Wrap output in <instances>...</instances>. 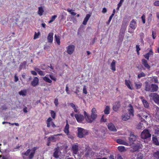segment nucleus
<instances>
[{"mask_svg": "<svg viewBox=\"0 0 159 159\" xmlns=\"http://www.w3.org/2000/svg\"><path fill=\"white\" fill-rule=\"evenodd\" d=\"M75 46L74 45H69L67 47H66L67 52L70 55H71L75 49Z\"/></svg>", "mask_w": 159, "mask_h": 159, "instance_id": "nucleus-10", "label": "nucleus"}, {"mask_svg": "<svg viewBox=\"0 0 159 159\" xmlns=\"http://www.w3.org/2000/svg\"><path fill=\"white\" fill-rule=\"evenodd\" d=\"M69 125L68 122V121H66V125L65 126V127L64 129V133L67 135H68L69 133Z\"/></svg>", "mask_w": 159, "mask_h": 159, "instance_id": "nucleus-20", "label": "nucleus"}, {"mask_svg": "<svg viewBox=\"0 0 159 159\" xmlns=\"http://www.w3.org/2000/svg\"><path fill=\"white\" fill-rule=\"evenodd\" d=\"M118 149L120 152H123L125 150V147L123 146H120L118 147Z\"/></svg>", "mask_w": 159, "mask_h": 159, "instance_id": "nucleus-41", "label": "nucleus"}, {"mask_svg": "<svg viewBox=\"0 0 159 159\" xmlns=\"http://www.w3.org/2000/svg\"><path fill=\"white\" fill-rule=\"evenodd\" d=\"M52 119L49 117L48 118L47 121V127H49L50 126V122H52Z\"/></svg>", "mask_w": 159, "mask_h": 159, "instance_id": "nucleus-38", "label": "nucleus"}, {"mask_svg": "<svg viewBox=\"0 0 159 159\" xmlns=\"http://www.w3.org/2000/svg\"><path fill=\"white\" fill-rule=\"evenodd\" d=\"M141 62L142 64L146 68L148 69H150V66L148 64V62L146 60L143 59L142 60Z\"/></svg>", "mask_w": 159, "mask_h": 159, "instance_id": "nucleus-18", "label": "nucleus"}, {"mask_svg": "<svg viewBox=\"0 0 159 159\" xmlns=\"http://www.w3.org/2000/svg\"><path fill=\"white\" fill-rule=\"evenodd\" d=\"M55 40L56 41L57 44L59 45H60V38L59 35H57L55 34Z\"/></svg>", "mask_w": 159, "mask_h": 159, "instance_id": "nucleus-33", "label": "nucleus"}, {"mask_svg": "<svg viewBox=\"0 0 159 159\" xmlns=\"http://www.w3.org/2000/svg\"><path fill=\"white\" fill-rule=\"evenodd\" d=\"M146 76L145 74L143 72H141L138 75V78L140 79L141 77H145Z\"/></svg>", "mask_w": 159, "mask_h": 159, "instance_id": "nucleus-39", "label": "nucleus"}, {"mask_svg": "<svg viewBox=\"0 0 159 159\" xmlns=\"http://www.w3.org/2000/svg\"><path fill=\"white\" fill-rule=\"evenodd\" d=\"M149 96L152 98L154 102L157 104H159V95L157 93H151Z\"/></svg>", "mask_w": 159, "mask_h": 159, "instance_id": "nucleus-6", "label": "nucleus"}, {"mask_svg": "<svg viewBox=\"0 0 159 159\" xmlns=\"http://www.w3.org/2000/svg\"><path fill=\"white\" fill-rule=\"evenodd\" d=\"M53 33L52 32L50 33L47 37V40L48 43H52L53 41Z\"/></svg>", "mask_w": 159, "mask_h": 159, "instance_id": "nucleus-17", "label": "nucleus"}, {"mask_svg": "<svg viewBox=\"0 0 159 159\" xmlns=\"http://www.w3.org/2000/svg\"><path fill=\"white\" fill-rule=\"evenodd\" d=\"M152 157L154 159H159V150L153 152Z\"/></svg>", "mask_w": 159, "mask_h": 159, "instance_id": "nucleus-21", "label": "nucleus"}, {"mask_svg": "<svg viewBox=\"0 0 159 159\" xmlns=\"http://www.w3.org/2000/svg\"><path fill=\"white\" fill-rule=\"evenodd\" d=\"M18 78L17 76L16 75H14V81L15 82H17L18 80Z\"/></svg>", "mask_w": 159, "mask_h": 159, "instance_id": "nucleus-58", "label": "nucleus"}, {"mask_svg": "<svg viewBox=\"0 0 159 159\" xmlns=\"http://www.w3.org/2000/svg\"><path fill=\"white\" fill-rule=\"evenodd\" d=\"M54 103L55 104V105L57 107V106L58 104V99L57 98H56L54 100Z\"/></svg>", "mask_w": 159, "mask_h": 159, "instance_id": "nucleus-50", "label": "nucleus"}, {"mask_svg": "<svg viewBox=\"0 0 159 159\" xmlns=\"http://www.w3.org/2000/svg\"><path fill=\"white\" fill-rule=\"evenodd\" d=\"M74 116L77 121L79 123L82 122L84 119V116L80 114H75Z\"/></svg>", "mask_w": 159, "mask_h": 159, "instance_id": "nucleus-9", "label": "nucleus"}, {"mask_svg": "<svg viewBox=\"0 0 159 159\" xmlns=\"http://www.w3.org/2000/svg\"><path fill=\"white\" fill-rule=\"evenodd\" d=\"M78 131L77 136L78 137L80 138L84 137V136L88 135L89 134L88 130L81 128H78Z\"/></svg>", "mask_w": 159, "mask_h": 159, "instance_id": "nucleus-4", "label": "nucleus"}, {"mask_svg": "<svg viewBox=\"0 0 159 159\" xmlns=\"http://www.w3.org/2000/svg\"><path fill=\"white\" fill-rule=\"evenodd\" d=\"M107 9L106 8L104 7L102 9V12L103 13H105L107 12Z\"/></svg>", "mask_w": 159, "mask_h": 159, "instance_id": "nucleus-64", "label": "nucleus"}, {"mask_svg": "<svg viewBox=\"0 0 159 159\" xmlns=\"http://www.w3.org/2000/svg\"><path fill=\"white\" fill-rule=\"evenodd\" d=\"M104 115H103L101 119V122H106L107 121V119H104Z\"/></svg>", "mask_w": 159, "mask_h": 159, "instance_id": "nucleus-56", "label": "nucleus"}, {"mask_svg": "<svg viewBox=\"0 0 159 159\" xmlns=\"http://www.w3.org/2000/svg\"><path fill=\"white\" fill-rule=\"evenodd\" d=\"M139 36L140 37V39L142 40H143V38L144 37V34L143 33H141L139 34Z\"/></svg>", "mask_w": 159, "mask_h": 159, "instance_id": "nucleus-51", "label": "nucleus"}, {"mask_svg": "<svg viewBox=\"0 0 159 159\" xmlns=\"http://www.w3.org/2000/svg\"><path fill=\"white\" fill-rule=\"evenodd\" d=\"M91 16L89 14H87L85 17L84 21L83 22V24L84 25H86L87 24V23L88 21L89 18H90Z\"/></svg>", "mask_w": 159, "mask_h": 159, "instance_id": "nucleus-24", "label": "nucleus"}, {"mask_svg": "<svg viewBox=\"0 0 159 159\" xmlns=\"http://www.w3.org/2000/svg\"><path fill=\"white\" fill-rule=\"evenodd\" d=\"M141 125H143V124L141 123L139 124L137 126V128L139 129H141L143 128V127L141 126Z\"/></svg>", "mask_w": 159, "mask_h": 159, "instance_id": "nucleus-60", "label": "nucleus"}, {"mask_svg": "<svg viewBox=\"0 0 159 159\" xmlns=\"http://www.w3.org/2000/svg\"><path fill=\"white\" fill-rule=\"evenodd\" d=\"M49 77L51 79V80L54 81H56L57 80L56 78L52 75H49Z\"/></svg>", "mask_w": 159, "mask_h": 159, "instance_id": "nucleus-48", "label": "nucleus"}, {"mask_svg": "<svg viewBox=\"0 0 159 159\" xmlns=\"http://www.w3.org/2000/svg\"><path fill=\"white\" fill-rule=\"evenodd\" d=\"M145 90L146 91L151 92H157L158 89V87L157 84H149L148 82H145Z\"/></svg>", "mask_w": 159, "mask_h": 159, "instance_id": "nucleus-2", "label": "nucleus"}, {"mask_svg": "<svg viewBox=\"0 0 159 159\" xmlns=\"http://www.w3.org/2000/svg\"><path fill=\"white\" fill-rule=\"evenodd\" d=\"M69 105L73 108H74L75 107V105L72 103H70Z\"/></svg>", "mask_w": 159, "mask_h": 159, "instance_id": "nucleus-63", "label": "nucleus"}, {"mask_svg": "<svg viewBox=\"0 0 159 159\" xmlns=\"http://www.w3.org/2000/svg\"><path fill=\"white\" fill-rule=\"evenodd\" d=\"M126 28V26L125 24H123L121 25V30L122 31V29H123L124 30V32H125V30Z\"/></svg>", "mask_w": 159, "mask_h": 159, "instance_id": "nucleus-49", "label": "nucleus"}, {"mask_svg": "<svg viewBox=\"0 0 159 159\" xmlns=\"http://www.w3.org/2000/svg\"><path fill=\"white\" fill-rule=\"evenodd\" d=\"M107 127L108 129L111 131L116 132L117 129L114 125L112 123H108Z\"/></svg>", "mask_w": 159, "mask_h": 159, "instance_id": "nucleus-13", "label": "nucleus"}, {"mask_svg": "<svg viewBox=\"0 0 159 159\" xmlns=\"http://www.w3.org/2000/svg\"><path fill=\"white\" fill-rule=\"evenodd\" d=\"M152 14L151 13L148 15V17L147 18V21L148 23H150L152 20Z\"/></svg>", "mask_w": 159, "mask_h": 159, "instance_id": "nucleus-36", "label": "nucleus"}, {"mask_svg": "<svg viewBox=\"0 0 159 159\" xmlns=\"http://www.w3.org/2000/svg\"><path fill=\"white\" fill-rule=\"evenodd\" d=\"M51 115L53 119H55L56 117V113L53 110H51L50 111Z\"/></svg>", "mask_w": 159, "mask_h": 159, "instance_id": "nucleus-40", "label": "nucleus"}, {"mask_svg": "<svg viewBox=\"0 0 159 159\" xmlns=\"http://www.w3.org/2000/svg\"><path fill=\"white\" fill-rule=\"evenodd\" d=\"M116 61L113 60L111 64V69L113 71H115L116 69Z\"/></svg>", "mask_w": 159, "mask_h": 159, "instance_id": "nucleus-25", "label": "nucleus"}, {"mask_svg": "<svg viewBox=\"0 0 159 159\" xmlns=\"http://www.w3.org/2000/svg\"><path fill=\"white\" fill-rule=\"evenodd\" d=\"M156 116L159 120V108L157 107L156 111Z\"/></svg>", "mask_w": 159, "mask_h": 159, "instance_id": "nucleus-43", "label": "nucleus"}, {"mask_svg": "<svg viewBox=\"0 0 159 159\" xmlns=\"http://www.w3.org/2000/svg\"><path fill=\"white\" fill-rule=\"evenodd\" d=\"M31 73L32 74L34 75H37V73L34 70H32L31 71Z\"/></svg>", "mask_w": 159, "mask_h": 159, "instance_id": "nucleus-62", "label": "nucleus"}, {"mask_svg": "<svg viewBox=\"0 0 159 159\" xmlns=\"http://www.w3.org/2000/svg\"><path fill=\"white\" fill-rule=\"evenodd\" d=\"M39 84V79L37 77H35L31 83V85L34 87H36Z\"/></svg>", "mask_w": 159, "mask_h": 159, "instance_id": "nucleus-12", "label": "nucleus"}, {"mask_svg": "<svg viewBox=\"0 0 159 159\" xmlns=\"http://www.w3.org/2000/svg\"><path fill=\"white\" fill-rule=\"evenodd\" d=\"M43 80L46 82L51 83L52 82V81L49 78L46 77L44 76L43 78Z\"/></svg>", "mask_w": 159, "mask_h": 159, "instance_id": "nucleus-37", "label": "nucleus"}, {"mask_svg": "<svg viewBox=\"0 0 159 159\" xmlns=\"http://www.w3.org/2000/svg\"><path fill=\"white\" fill-rule=\"evenodd\" d=\"M154 6H159V1H156L153 3Z\"/></svg>", "mask_w": 159, "mask_h": 159, "instance_id": "nucleus-55", "label": "nucleus"}, {"mask_svg": "<svg viewBox=\"0 0 159 159\" xmlns=\"http://www.w3.org/2000/svg\"><path fill=\"white\" fill-rule=\"evenodd\" d=\"M71 149L73 154H77L79 150L78 144L76 143L75 144L73 145Z\"/></svg>", "mask_w": 159, "mask_h": 159, "instance_id": "nucleus-11", "label": "nucleus"}, {"mask_svg": "<svg viewBox=\"0 0 159 159\" xmlns=\"http://www.w3.org/2000/svg\"><path fill=\"white\" fill-rule=\"evenodd\" d=\"M139 98L141 99L144 107L146 108L149 107V104L147 101L144 98L143 96L139 97Z\"/></svg>", "mask_w": 159, "mask_h": 159, "instance_id": "nucleus-16", "label": "nucleus"}, {"mask_svg": "<svg viewBox=\"0 0 159 159\" xmlns=\"http://www.w3.org/2000/svg\"><path fill=\"white\" fill-rule=\"evenodd\" d=\"M145 18L146 16L144 14H143L141 17L143 23L144 24L145 23Z\"/></svg>", "mask_w": 159, "mask_h": 159, "instance_id": "nucleus-44", "label": "nucleus"}, {"mask_svg": "<svg viewBox=\"0 0 159 159\" xmlns=\"http://www.w3.org/2000/svg\"><path fill=\"white\" fill-rule=\"evenodd\" d=\"M110 107L109 106H106L104 110V113L106 115H108L110 113Z\"/></svg>", "mask_w": 159, "mask_h": 159, "instance_id": "nucleus-28", "label": "nucleus"}, {"mask_svg": "<svg viewBox=\"0 0 159 159\" xmlns=\"http://www.w3.org/2000/svg\"><path fill=\"white\" fill-rule=\"evenodd\" d=\"M44 12V10L42 7H40L38 8V13L40 16H41L43 15V13Z\"/></svg>", "mask_w": 159, "mask_h": 159, "instance_id": "nucleus-31", "label": "nucleus"}, {"mask_svg": "<svg viewBox=\"0 0 159 159\" xmlns=\"http://www.w3.org/2000/svg\"><path fill=\"white\" fill-rule=\"evenodd\" d=\"M137 26V23L135 20L133 19L130 21L129 26L133 30H134L136 28Z\"/></svg>", "mask_w": 159, "mask_h": 159, "instance_id": "nucleus-15", "label": "nucleus"}, {"mask_svg": "<svg viewBox=\"0 0 159 159\" xmlns=\"http://www.w3.org/2000/svg\"><path fill=\"white\" fill-rule=\"evenodd\" d=\"M141 136L142 139H146L148 138H150L151 135L149 132L148 130L145 129L141 133Z\"/></svg>", "mask_w": 159, "mask_h": 159, "instance_id": "nucleus-5", "label": "nucleus"}, {"mask_svg": "<svg viewBox=\"0 0 159 159\" xmlns=\"http://www.w3.org/2000/svg\"><path fill=\"white\" fill-rule=\"evenodd\" d=\"M40 34L39 32L38 33L35 32L34 36V39H37L38 38L39 36L40 35Z\"/></svg>", "mask_w": 159, "mask_h": 159, "instance_id": "nucleus-46", "label": "nucleus"}, {"mask_svg": "<svg viewBox=\"0 0 159 159\" xmlns=\"http://www.w3.org/2000/svg\"><path fill=\"white\" fill-rule=\"evenodd\" d=\"M57 17L56 15H54L51 17V19L53 21Z\"/></svg>", "mask_w": 159, "mask_h": 159, "instance_id": "nucleus-61", "label": "nucleus"}, {"mask_svg": "<svg viewBox=\"0 0 159 159\" xmlns=\"http://www.w3.org/2000/svg\"><path fill=\"white\" fill-rule=\"evenodd\" d=\"M128 107H129L130 108H129L128 109V111L129 112L128 114H129L130 115H131L133 116H134V110L133 106L131 104H129Z\"/></svg>", "mask_w": 159, "mask_h": 159, "instance_id": "nucleus-19", "label": "nucleus"}, {"mask_svg": "<svg viewBox=\"0 0 159 159\" xmlns=\"http://www.w3.org/2000/svg\"><path fill=\"white\" fill-rule=\"evenodd\" d=\"M143 157V155L141 153H139L137 157V159H142Z\"/></svg>", "mask_w": 159, "mask_h": 159, "instance_id": "nucleus-45", "label": "nucleus"}, {"mask_svg": "<svg viewBox=\"0 0 159 159\" xmlns=\"http://www.w3.org/2000/svg\"><path fill=\"white\" fill-rule=\"evenodd\" d=\"M38 73L41 76H43L45 74L44 72L41 70L39 71Z\"/></svg>", "mask_w": 159, "mask_h": 159, "instance_id": "nucleus-52", "label": "nucleus"}, {"mask_svg": "<svg viewBox=\"0 0 159 159\" xmlns=\"http://www.w3.org/2000/svg\"><path fill=\"white\" fill-rule=\"evenodd\" d=\"M131 84V82L129 80H125V84L126 86L127 87L131 90H132L133 89L130 86V84Z\"/></svg>", "mask_w": 159, "mask_h": 159, "instance_id": "nucleus-30", "label": "nucleus"}, {"mask_svg": "<svg viewBox=\"0 0 159 159\" xmlns=\"http://www.w3.org/2000/svg\"><path fill=\"white\" fill-rule=\"evenodd\" d=\"M83 93L85 94H87V89L85 86H84L83 89Z\"/></svg>", "mask_w": 159, "mask_h": 159, "instance_id": "nucleus-54", "label": "nucleus"}, {"mask_svg": "<svg viewBox=\"0 0 159 159\" xmlns=\"http://www.w3.org/2000/svg\"><path fill=\"white\" fill-rule=\"evenodd\" d=\"M144 57L147 60H149V55L147 53H146L144 55H143Z\"/></svg>", "mask_w": 159, "mask_h": 159, "instance_id": "nucleus-59", "label": "nucleus"}, {"mask_svg": "<svg viewBox=\"0 0 159 159\" xmlns=\"http://www.w3.org/2000/svg\"><path fill=\"white\" fill-rule=\"evenodd\" d=\"M152 35L153 39H155L156 37V33L153 31H152Z\"/></svg>", "mask_w": 159, "mask_h": 159, "instance_id": "nucleus-53", "label": "nucleus"}, {"mask_svg": "<svg viewBox=\"0 0 159 159\" xmlns=\"http://www.w3.org/2000/svg\"><path fill=\"white\" fill-rule=\"evenodd\" d=\"M38 147H35L31 149H29L25 152L21 153L23 159H32L34 157L36 150L38 149Z\"/></svg>", "mask_w": 159, "mask_h": 159, "instance_id": "nucleus-1", "label": "nucleus"}, {"mask_svg": "<svg viewBox=\"0 0 159 159\" xmlns=\"http://www.w3.org/2000/svg\"><path fill=\"white\" fill-rule=\"evenodd\" d=\"M135 86L136 88L137 89H140L142 86V84L141 83H139V84H137L136 83H135Z\"/></svg>", "mask_w": 159, "mask_h": 159, "instance_id": "nucleus-42", "label": "nucleus"}, {"mask_svg": "<svg viewBox=\"0 0 159 159\" xmlns=\"http://www.w3.org/2000/svg\"><path fill=\"white\" fill-rule=\"evenodd\" d=\"M60 135H61V134H57L56 135H54L53 136H51L50 137H48V141H49L51 142L52 141L55 142V141L56 140H55V138L54 137V136H56Z\"/></svg>", "mask_w": 159, "mask_h": 159, "instance_id": "nucleus-26", "label": "nucleus"}, {"mask_svg": "<svg viewBox=\"0 0 159 159\" xmlns=\"http://www.w3.org/2000/svg\"><path fill=\"white\" fill-rule=\"evenodd\" d=\"M26 63H27L26 61H24L23 62L21 63L19 66L20 70H21L24 66H25Z\"/></svg>", "mask_w": 159, "mask_h": 159, "instance_id": "nucleus-35", "label": "nucleus"}, {"mask_svg": "<svg viewBox=\"0 0 159 159\" xmlns=\"http://www.w3.org/2000/svg\"><path fill=\"white\" fill-rule=\"evenodd\" d=\"M19 94L23 96H25L27 94V90L26 89L21 90L19 92Z\"/></svg>", "mask_w": 159, "mask_h": 159, "instance_id": "nucleus-27", "label": "nucleus"}, {"mask_svg": "<svg viewBox=\"0 0 159 159\" xmlns=\"http://www.w3.org/2000/svg\"><path fill=\"white\" fill-rule=\"evenodd\" d=\"M153 143L156 145L159 146V143L157 139L155 137H153L152 138Z\"/></svg>", "mask_w": 159, "mask_h": 159, "instance_id": "nucleus-32", "label": "nucleus"}, {"mask_svg": "<svg viewBox=\"0 0 159 159\" xmlns=\"http://www.w3.org/2000/svg\"><path fill=\"white\" fill-rule=\"evenodd\" d=\"M130 115L127 113L125 115L122 116V119L124 121H127L129 119Z\"/></svg>", "mask_w": 159, "mask_h": 159, "instance_id": "nucleus-23", "label": "nucleus"}, {"mask_svg": "<svg viewBox=\"0 0 159 159\" xmlns=\"http://www.w3.org/2000/svg\"><path fill=\"white\" fill-rule=\"evenodd\" d=\"M147 53L148 54V55H149V57L151 56H152L153 55V52L152 51V49H150L149 52Z\"/></svg>", "mask_w": 159, "mask_h": 159, "instance_id": "nucleus-47", "label": "nucleus"}, {"mask_svg": "<svg viewBox=\"0 0 159 159\" xmlns=\"http://www.w3.org/2000/svg\"><path fill=\"white\" fill-rule=\"evenodd\" d=\"M121 106L120 103L119 101L115 102L113 104L112 109L115 112L118 111Z\"/></svg>", "mask_w": 159, "mask_h": 159, "instance_id": "nucleus-7", "label": "nucleus"}, {"mask_svg": "<svg viewBox=\"0 0 159 159\" xmlns=\"http://www.w3.org/2000/svg\"><path fill=\"white\" fill-rule=\"evenodd\" d=\"M116 142L120 144H123L126 146L129 145L128 143L120 139H117L116 140Z\"/></svg>", "mask_w": 159, "mask_h": 159, "instance_id": "nucleus-22", "label": "nucleus"}, {"mask_svg": "<svg viewBox=\"0 0 159 159\" xmlns=\"http://www.w3.org/2000/svg\"><path fill=\"white\" fill-rule=\"evenodd\" d=\"M151 78L152 79L151 80L152 82H154L156 84L159 83V81L158 77H157L156 76H152V77Z\"/></svg>", "mask_w": 159, "mask_h": 159, "instance_id": "nucleus-29", "label": "nucleus"}, {"mask_svg": "<svg viewBox=\"0 0 159 159\" xmlns=\"http://www.w3.org/2000/svg\"><path fill=\"white\" fill-rule=\"evenodd\" d=\"M136 139L137 136L134 134L133 132H131L130 133V136L129 138V143L131 145L134 144Z\"/></svg>", "mask_w": 159, "mask_h": 159, "instance_id": "nucleus-8", "label": "nucleus"}, {"mask_svg": "<svg viewBox=\"0 0 159 159\" xmlns=\"http://www.w3.org/2000/svg\"><path fill=\"white\" fill-rule=\"evenodd\" d=\"M140 148V147L139 145L138 144V145H135L133 147V148L132 151L133 152H134L139 151Z\"/></svg>", "mask_w": 159, "mask_h": 159, "instance_id": "nucleus-34", "label": "nucleus"}, {"mask_svg": "<svg viewBox=\"0 0 159 159\" xmlns=\"http://www.w3.org/2000/svg\"><path fill=\"white\" fill-rule=\"evenodd\" d=\"M96 108H93L91 110V113L92 114H96Z\"/></svg>", "mask_w": 159, "mask_h": 159, "instance_id": "nucleus-57", "label": "nucleus"}, {"mask_svg": "<svg viewBox=\"0 0 159 159\" xmlns=\"http://www.w3.org/2000/svg\"><path fill=\"white\" fill-rule=\"evenodd\" d=\"M54 152L53 154V156L55 158H57L59 157L60 154V150L58 147L54 149Z\"/></svg>", "mask_w": 159, "mask_h": 159, "instance_id": "nucleus-14", "label": "nucleus"}, {"mask_svg": "<svg viewBox=\"0 0 159 159\" xmlns=\"http://www.w3.org/2000/svg\"><path fill=\"white\" fill-rule=\"evenodd\" d=\"M84 114L87 121L89 123H92L97 117V114L91 113L90 116L85 111H84Z\"/></svg>", "mask_w": 159, "mask_h": 159, "instance_id": "nucleus-3", "label": "nucleus"}]
</instances>
